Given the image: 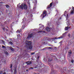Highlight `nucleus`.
Listing matches in <instances>:
<instances>
[{"label":"nucleus","instance_id":"obj_26","mask_svg":"<svg viewBox=\"0 0 74 74\" xmlns=\"http://www.w3.org/2000/svg\"><path fill=\"white\" fill-rule=\"evenodd\" d=\"M22 27H25V25H23Z\"/></svg>","mask_w":74,"mask_h":74},{"label":"nucleus","instance_id":"obj_13","mask_svg":"<svg viewBox=\"0 0 74 74\" xmlns=\"http://www.w3.org/2000/svg\"><path fill=\"white\" fill-rule=\"evenodd\" d=\"M9 43L10 44H11V45H13V43H12V42L10 41V42H9Z\"/></svg>","mask_w":74,"mask_h":74},{"label":"nucleus","instance_id":"obj_8","mask_svg":"<svg viewBox=\"0 0 74 74\" xmlns=\"http://www.w3.org/2000/svg\"><path fill=\"white\" fill-rule=\"evenodd\" d=\"M9 48H10L12 51H14V49H13L12 47H9Z\"/></svg>","mask_w":74,"mask_h":74},{"label":"nucleus","instance_id":"obj_21","mask_svg":"<svg viewBox=\"0 0 74 74\" xmlns=\"http://www.w3.org/2000/svg\"><path fill=\"white\" fill-rule=\"evenodd\" d=\"M3 3L2 2H0V5H1V4Z\"/></svg>","mask_w":74,"mask_h":74},{"label":"nucleus","instance_id":"obj_11","mask_svg":"<svg viewBox=\"0 0 74 74\" xmlns=\"http://www.w3.org/2000/svg\"><path fill=\"white\" fill-rule=\"evenodd\" d=\"M70 27H66L65 28V30H68V29H70Z\"/></svg>","mask_w":74,"mask_h":74},{"label":"nucleus","instance_id":"obj_34","mask_svg":"<svg viewBox=\"0 0 74 74\" xmlns=\"http://www.w3.org/2000/svg\"><path fill=\"white\" fill-rule=\"evenodd\" d=\"M42 27H44V25H42Z\"/></svg>","mask_w":74,"mask_h":74},{"label":"nucleus","instance_id":"obj_25","mask_svg":"<svg viewBox=\"0 0 74 74\" xmlns=\"http://www.w3.org/2000/svg\"><path fill=\"white\" fill-rule=\"evenodd\" d=\"M2 48H5V47L4 46L2 45Z\"/></svg>","mask_w":74,"mask_h":74},{"label":"nucleus","instance_id":"obj_36","mask_svg":"<svg viewBox=\"0 0 74 74\" xmlns=\"http://www.w3.org/2000/svg\"><path fill=\"white\" fill-rule=\"evenodd\" d=\"M38 58H39V56L38 57Z\"/></svg>","mask_w":74,"mask_h":74},{"label":"nucleus","instance_id":"obj_30","mask_svg":"<svg viewBox=\"0 0 74 74\" xmlns=\"http://www.w3.org/2000/svg\"><path fill=\"white\" fill-rule=\"evenodd\" d=\"M28 5H29V7H30V4L29 3H28Z\"/></svg>","mask_w":74,"mask_h":74},{"label":"nucleus","instance_id":"obj_5","mask_svg":"<svg viewBox=\"0 0 74 74\" xmlns=\"http://www.w3.org/2000/svg\"><path fill=\"white\" fill-rule=\"evenodd\" d=\"M63 37L62 36H60L57 38L56 37H55L53 39L55 40V39H60V38H63Z\"/></svg>","mask_w":74,"mask_h":74},{"label":"nucleus","instance_id":"obj_6","mask_svg":"<svg viewBox=\"0 0 74 74\" xmlns=\"http://www.w3.org/2000/svg\"><path fill=\"white\" fill-rule=\"evenodd\" d=\"M32 36H33V34H31L30 35H29L28 36V38H31L32 37Z\"/></svg>","mask_w":74,"mask_h":74},{"label":"nucleus","instance_id":"obj_32","mask_svg":"<svg viewBox=\"0 0 74 74\" xmlns=\"http://www.w3.org/2000/svg\"><path fill=\"white\" fill-rule=\"evenodd\" d=\"M30 69H33V68H30Z\"/></svg>","mask_w":74,"mask_h":74},{"label":"nucleus","instance_id":"obj_1","mask_svg":"<svg viewBox=\"0 0 74 74\" xmlns=\"http://www.w3.org/2000/svg\"><path fill=\"white\" fill-rule=\"evenodd\" d=\"M26 45H27L29 47V49H32V42L30 41H26Z\"/></svg>","mask_w":74,"mask_h":74},{"label":"nucleus","instance_id":"obj_2","mask_svg":"<svg viewBox=\"0 0 74 74\" xmlns=\"http://www.w3.org/2000/svg\"><path fill=\"white\" fill-rule=\"evenodd\" d=\"M23 3H22L21 5V8L22 9H25V10H27V6L26 5L24 4V5Z\"/></svg>","mask_w":74,"mask_h":74},{"label":"nucleus","instance_id":"obj_29","mask_svg":"<svg viewBox=\"0 0 74 74\" xmlns=\"http://www.w3.org/2000/svg\"><path fill=\"white\" fill-rule=\"evenodd\" d=\"M49 49H52V48L51 47H49Z\"/></svg>","mask_w":74,"mask_h":74},{"label":"nucleus","instance_id":"obj_15","mask_svg":"<svg viewBox=\"0 0 74 74\" xmlns=\"http://www.w3.org/2000/svg\"><path fill=\"white\" fill-rule=\"evenodd\" d=\"M0 41L1 42H3V43H4V41H3V40H1Z\"/></svg>","mask_w":74,"mask_h":74},{"label":"nucleus","instance_id":"obj_24","mask_svg":"<svg viewBox=\"0 0 74 74\" xmlns=\"http://www.w3.org/2000/svg\"><path fill=\"white\" fill-rule=\"evenodd\" d=\"M71 62L73 63L74 62V60H71Z\"/></svg>","mask_w":74,"mask_h":74},{"label":"nucleus","instance_id":"obj_10","mask_svg":"<svg viewBox=\"0 0 74 74\" xmlns=\"http://www.w3.org/2000/svg\"><path fill=\"white\" fill-rule=\"evenodd\" d=\"M26 63L27 64H31V62L30 61H28L26 62Z\"/></svg>","mask_w":74,"mask_h":74},{"label":"nucleus","instance_id":"obj_3","mask_svg":"<svg viewBox=\"0 0 74 74\" xmlns=\"http://www.w3.org/2000/svg\"><path fill=\"white\" fill-rule=\"evenodd\" d=\"M47 15V13L46 12V11L44 10L43 11V14H42L41 15V17L42 18H44V17L46 16Z\"/></svg>","mask_w":74,"mask_h":74},{"label":"nucleus","instance_id":"obj_23","mask_svg":"<svg viewBox=\"0 0 74 74\" xmlns=\"http://www.w3.org/2000/svg\"><path fill=\"white\" fill-rule=\"evenodd\" d=\"M66 20H67V18H68V14H66Z\"/></svg>","mask_w":74,"mask_h":74},{"label":"nucleus","instance_id":"obj_17","mask_svg":"<svg viewBox=\"0 0 74 74\" xmlns=\"http://www.w3.org/2000/svg\"><path fill=\"white\" fill-rule=\"evenodd\" d=\"M5 52H5V54H6V55H8V52H7V51H5Z\"/></svg>","mask_w":74,"mask_h":74},{"label":"nucleus","instance_id":"obj_39","mask_svg":"<svg viewBox=\"0 0 74 74\" xmlns=\"http://www.w3.org/2000/svg\"><path fill=\"white\" fill-rule=\"evenodd\" d=\"M41 25V24H39V25Z\"/></svg>","mask_w":74,"mask_h":74},{"label":"nucleus","instance_id":"obj_28","mask_svg":"<svg viewBox=\"0 0 74 74\" xmlns=\"http://www.w3.org/2000/svg\"><path fill=\"white\" fill-rule=\"evenodd\" d=\"M3 73L2 71H0V74H2V73Z\"/></svg>","mask_w":74,"mask_h":74},{"label":"nucleus","instance_id":"obj_9","mask_svg":"<svg viewBox=\"0 0 74 74\" xmlns=\"http://www.w3.org/2000/svg\"><path fill=\"white\" fill-rule=\"evenodd\" d=\"M46 29L47 32H48V31H49V30H50V29H49V28L48 27L46 28Z\"/></svg>","mask_w":74,"mask_h":74},{"label":"nucleus","instance_id":"obj_40","mask_svg":"<svg viewBox=\"0 0 74 74\" xmlns=\"http://www.w3.org/2000/svg\"><path fill=\"white\" fill-rule=\"evenodd\" d=\"M58 3V1H57V3Z\"/></svg>","mask_w":74,"mask_h":74},{"label":"nucleus","instance_id":"obj_16","mask_svg":"<svg viewBox=\"0 0 74 74\" xmlns=\"http://www.w3.org/2000/svg\"><path fill=\"white\" fill-rule=\"evenodd\" d=\"M16 70L15 69L14 70V74H16Z\"/></svg>","mask_w":74,"mask_h":74},{"label":"nucleus","instance_id":"obj_33","mask_svg":"<svg viewBox=\"0 0 74 74\" xmlns=\"http://www.w3.org/2000/svg\"><path fill=\"white\" fill-rule=\"evenodd\" d=\"M40 32H42V31H40L38 32L39 33H40Z\"/></svg>","mask_w":74,"mask_h":74},{"label":"nucleus","instance_id":"obj_19","mask_svg":"<svg viewBox=\"0 0 74 74\" xmlns=\"http://www.w3.org/2000/svg\"><path fill=\"white\" fill-rule=\"evenodd\" d=\"M34 53H31V55H34Z\"/></svg>","mask_w":74,"mask_h":74},{"label":"nucleus","instance_id":"obj_35","mask_svg":"<svg viewBox=\"0 0 74 74\" xmlns=\"http://www.w3.org/2000/svg\"><path fill=\"white\" fill-rule=\"evenodd\" d=\"M64 16H66V14H65V13H64Z\"/></svg>","mask_w":74,"mask_h":74},{"label":"nucleus","instance_id":"obj_37","mask_svg":"<svg viewBox=\"0 0 74 74\" xmlns=\"http://www.w3.org/2000/svg\"><path fill=\"white\" fill-rule=\"evenodd\" d=\"M67 23H68V22H67L66 24H67V25H69V24H67Z\"/></svg>","mask_w":74,"mask_h":74},{"label":"nucleus","instance_id":"obj_31","mask_svg":"<svg viewBox=\"0 0 74 74\" xmlns=\"http://www.w3.org/2000/svg\"><path fill=\"white\" fill-rule=\"evenodd\" d=\"M68 36L69 37H70V34H69Z\"/></svg>","mask_w":74,"mask_h":74},{"label":"nucleus","instance_id":"obj_4","mask_svg":"<svg viewBox=\"0 0 74 74\" xmlns=\"http://www.w3.org/2000/svg\"><path fill=\"white\" fill-rule=\"evenodd\" d=\"M72 10L71 11V14H73L74 13V8L72 6Z\"/></svg>","mask_w":74,"mask_h":74},{"label":"nucleus","instance_id":"obj_22","mask_svg":"<svg viewBox=\"0 0 74 74\" xmlns=\"http://www.w3.org/2000/svg\"><path fill=\"white\" fill-rule=\"evenodd\" d=\"M69 53H70V54H71V51H69Z\"/></svg>","mask_w":74,"mask_h":74},{"label":"nucleus","instance_id":"obj_12","mask_svg":"<svg viewBox=\"0 0 74 74\" xmlns=\"http://www.w3.org/2000/svg\"><path fill=\"white\" fill-rule=\"evenodd\" d=\"M6 8H9V7H9V6L7 4L6 5Z\"/></svg>","mask_w":74,"mask_h":74},{"label":"nucleus","instance_id":"obj_27","mask_svg":"<svg viewBox=\"0 0 74 74\" xmlns=\"http://www.w3.org/2000/svg\"><path fill=\"white\" fill-rule=\"evenodd\" d=\"M3 30H4H4H5V27H4L3 28Z\"/></svg>","mask_w":74,"mask_h":74},{"label":"nucleus","instance_id":"obj_18","mask_svg":"<svg viewBox=\"0 0 74 74\" xmlns=\"http://www.w3.org/2000/svg\"><path fill=\"white\" fill-rule=\"evenodd\" d=\"M12 64H11L10 65V68L11 69H12Z\"/></svg>","mask_w":74,"mask_h":74},{"label":"nucleus","instance_id":"obj_7","mask_svg":"<svg viewBox=\"0 0 74 74\" xmlns=\"http://www.w3.org/2000/svg\"><path fill=\"white\" fill-rule=\"evenodd\" d=\"M52 3H51L49 5L47 6L48 8H49L52 7Z\"/></svg>","mask_w":74,"mask_h":74},{"label":"nucleus","instance_id":"obj_42","mask_svg":"<svg viewBox=\"0 0 74 74\" xmlns=\"http://www.w3.org/2000/svg\"><path fill=\"white\" fill-rule=\"evenodd\" d=\"M11 40H12V39H11Z\"/></svg>","mask_w":74,"mask_h":74},{"label":"nucleus","instance_id":"obj_20","mask_svg":"<svg viewBox=\"0 0 74 74\" xmlns=\"http://www.w3.org/2000/svg\"><path fill=\"white\" fill-rule=\"evenodd\" d=\"M16 32L17 33H19V30H17V31Z\"/></svg>","mask_w":74,"mask_h":74},{"label":"nucleus","instance_id":"obj_41","mask_svg":"<svg viewBox=\"0 0 74 74\" xmlns=\"http://www.w3.org/2000/svg\"><path fill=\"white\" fill-rule=\"evenodd\" d=\"M26 71H28V70H26Z\"/></svg>","mask_w":74,"mask_h":74},{"label":"nucleus","instance_id":"obj_38","mask_svg":"<svg viewBox=\"0 0 74 74\" xmlns=\"http://www.w3.org/2000/svg\"><path fill=\"white\" fill-rule=\"evenodd\" d=\"M17 7H19L18 6V5H17Z\"/></svg>","mask_w":74,"mask_h":74},{"label":"nucleus","instance_id":"obj_14","mask_svg":"<svg viewBox=\"0 0 74 74\" xmlns=\"http://www.w3.org/2000/svg\"><path fill=\"white\" fill-rule=\"evenodd\" d=\"M66 34H67V32H65L64 34H63L62 35H63V36H65V35H66Z\"/></svg>","mask_w":74,"mask_h":74}]
</instances>
